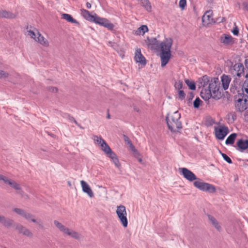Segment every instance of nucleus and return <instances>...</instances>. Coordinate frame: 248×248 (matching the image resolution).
<instances>
[{"instance_id": "1", "label": "nucleus", "mask_w": 248, "mask_h": 248, "mask_svg": "<svg viewBox=\"0 0 248 248\" xmlns=\"http://www.w3.org/2000/svg\"><path fill=\"white\" fill-rule=\"evenodd\" d=\"M200 85L202 88L201 96L205 101H208L211 97L215 100L221 98L222 94L220 90V81L217 78H210L206 75L199 78Z\"/></svg>"}, {"instance_id": "2", "label": "nucleus", "mask_w": 248, "mask_h": 248, "mask_svg": "<svg viewBox=\"0 0 248 248\" xmlns=\"http://www.w3.org/2000/svg\"><path fill=\"white\" fill-rule=\"evenodd\" d=\"M172 39L166 38L163 42H160L155 38H147L146 43L148 47L152 49L160 50V57L161 61V66H165L171 57L170 48L172 45Z\"/></svg>"}, {"instance_id": "3", "label": "nucleus", "mask_w": 248, "mask_h": 248, "mask_svg": "<svg viewBox=\"0 0 248 248\" xmlns=\"http://www.w3.org/2000/svg\"><path fill=\"white\" fill-rule=\"evenodd\" d=\"M180 118L181 115L178 111H176L170 116L169 114L167 115L166 120L168 128L171 131L176 132L182 128Z\"/></svg>"}, {"instance_id": "4", "label": "nucleus", "mask_w": 248, "mask_h": 248, "mask_svg": "<svg viewBox=\"0 0 248 248\" xmlns=\"http://www.w3.org/2000/svg\"><path fill=\"white\" fill-rule=\"evenodd\" d=\"M234 104L237 111L243 112L248 108V97L244 93H239L234 97Z\"/></svg>"}, {"instance_id": "5", "label": "nucleus", "mask_w": 248, "mask_h": 248, "mask_svg": "<svg viewBox=\"0 0 248 248\" xmlns=\"http://www.w3.org/2000/svg\"><path fill=\"white\" fill-rule=\"evenodd\" d=\"M54 224L60 231L62 232L64 234H67L77 240H80L82 238V235L80 233L75 231L69 229L58 221L54 220Z\"/></svg>"}, {"instance_id": "6", "label": "nucleus", "mask_w": 248, "mask_h": 248, "mask_svg": "<svg viewBox=\"0 0 248 248\" xmlns=\"http://www.w3.org/2000/svg\"><path fill=\"white\" fill-rule=\"evenodd\" d=\"M0 181H2L5 184L8 185L11 187L14 188L16 190V193L19 194L21 197H24V196L28 197V196L25 194L20 185L17 183L16 181L13 180H11L1 174H0Z\"/></svg>"}, {"instance_id": "7", "label": "nucleus", "mask_w": 248, "mask_h": 248, "mask_svg": "<svg viewBox=\"0 0 248 248\" xmlns=\"http://www.w3.org/2000/svg\"><path fill=\"white\" fill-rule=\"evenodd\" d=\"M193 185L195 187L201 191H206L211 193H214L216 191V188L213 185L203 182L199 178L194 182Z\"/></svg>"}, {"instance_id": "8", "label": "nucleus", "mask_w": 248, "mask_h": 248, "mask_svg": "<svg viewBox=\"0 0 248 248\" xmlns=\"http://www.w3.org/2000/svg\"><path fill=\"white\" fill-rule=\"evenodd\" d=\"M116 213L123 226L124 228L127 227L128 220L126 217L127 213L125 207L123 205L117 206Z\"/></svg>"}, {"instance_id": "9", "label": "nucleus", "mask_w": 248, "mask_h": 248, "mask_svg": "<svg viewBox=\"0 0 248 248\" xmlns=\"http://www.w3.org/2000/svg\"><path fill=\"white\" fill-rule=\"evenodd\" d=\"M35 31H34L31 30L28 31V35L43 46L46 47L48 46L49 43L47 40L37 30H35Z\"/></svg>"}, {"instance_id": "10", "label": "nucleus", "mask_w": 248, "mask_h": 248, "mask_svg": "<svg viewBox=\"0 0 248 248\" xmlns=\"http://www.w3.org/2000/svg\"><path fill=\"white\" fill-rule=\"evenodd\" d=\"M92 22L103 26L110 31H112L114 27V25L110 23L108 19L105 18L100 17L96 14H94V16Z\"/></svg>"}, {"instance_id": "11", "label": "nucleus", "mask_w": 248, "mask_h": 248, "mask_svg": "<svg viewBox=\"0 0 248 248\" xmlns=\"http://www.w3.org/2000/svg\"><path fill=\"white\" fill-rule=\"evenodd\" d=\"M214 133L216 138L219 140H223L229 133L228 127L224 126H219L214 127Z\"/></svg>"}, {"instance_id": "12", "label": "nucleus", "mask_w": 248, "mask_h": 248, "mask_svg": "<svg viewBox=\"0 0 248 248\" xmlns=\"http://www.w3.org/2000/svg\"><path fill=\"white\" fill-rule=\"evenodd\" d=\"M230 72L233 76L240 77L242 75H244V67L242 63H237L230 67Z\"/></svg>"}, {"instance_id": "13", "label": "nucleus", "mask_w": 248, "mask_h": 248, "mask_svg": "<svg viewBox=\"0 0 248 248\" xmlns=\"http://www.w3.org/2000/svg\"><path fill=\"white\" fill-rule=\"evenodd\" d=\"M180 172L184 177L189 182H193L197 180L195 174L186 168H180Z\"/></svg>"}, {"instance_id": "14", "label": "nucleus", "mask_w": 248, "mask_h": 248, "mask_svg": "<svg viewBox=\"0 0 248 248\" xmlns=\"http://www.w3.org/2000/svg\"><path fill=\"white\" fill-rule=\"evenodd\" d=\"M235 147L237 150L243 152L248 148V140L242 139L238 140Z\"/></svg>"}, {"instance_id": "15", "label": "nucleus", "mask_w": 248, "mask_h": 248, "mask_svg": "<svg viewBox=\"0 0 248 248\" xmlns=\"http://www.w3.org/2000/svg\"><path fill=\"white\" fill-rule=\"evenodd\" d=\"M23 217L28 220H31L32 222L35 223L40 228L43 229L44 228L43 222L40 219L36 220L34 219L33 216L30 213L25 211Z\"/></svg>"}, {"instance_id": "16", "label": "nucleus", "mask_w": 248, "mask_h": 248, "mask_svg": "<svg viewBox=\"0 0 248 248\" xmlns=\"http://www.w3.org/2000/svg\"><path fill=\"white\" fill-rule=\"evenodd\" d=\"M16 229L19 233H22L26 236L32 237L33 236L32 233L29 229L21 225H17Z\"/></svg>"}, {"instance_id": "17", "label": "nucleus", "mask_w": 248, "mask_h": 248, "mask_svg": "<svg viewBox=\"0 0 248 248\" xmlns=\"http://www.w3.org/2000/svg\"><path fill=\"white\" fill-rule=\"evenodd\" d=\"M80 184L83 191L87 193L90 198L93 197V193L88 184L83 180L80 181Z\"/></svg>"}, {"instance_id": "18", "label": "nucleus", "mask_w": 248, "mask_h": 248, "mask_svg": "<svg viewBox=\"0 0 248 248\" xmlns=\"http://www.w3.org/2000/svg\"><path fill=\"white\" fill-rule=\"evenodd\" d=\"M135 60L137 62L140 63L142 64L145 65L146 60L143 56L141 54L140 49L138 48L135 52Z\"/></svg>"}, {"instance_id": "19", "label": "nucleus", "mask_w": 248, "mask_h": 248, "mask_svg": "<svg viewBox=\"0 0 248 248\" xmlns=\"http://www.w3.org/2000/svg\"><path fill=\"white\" fill-rule=\"evenodd\" d=\"M0 223L5 227L9 228L13 226L14 221L10 218H6L4 216L0 215Z\"/></svg>"}, {"instance_id": "20", "label": "nucleus", "mask_w": 248, "mask_h": 248, "mask_svg": "<svg viewBox=\"0 0 248 248\" xmlns=\"http://www.w3.org/2000/svg\"><path fill=\"white\" fill-rule=\"evenodd\" d=\"M231 78L225 74L222 75L221 77V81L222 82V85L223 89L226 90L228 89L229 84L231 82Z\"/></svg>"}, {"instance_id": "21", "label": "nucleus", "mask_w": 248, "mask_h": 248, "mask_svg": "<svg viewBox=\"0 0 248 248\" xmlns=\"http://www.w3.org/2000/svg\"><path fill=\"white\" fill-rule=\"evenodd\" d=\"M81 15V16L86 20L90 21L91 22L92 21L94 15H91L90 12L85 9H81L80 10Z\"/></svg>"}, {"instance_id": "22", "label": "nucleus", "mask_w": 248, "mask_h": 248, "mask_svg": "<svg viewBox=\"0 0 248 248\" xmlns=\"http://www.w3.org/2000/svg\"><path fill=\"white\" fill-rule=\"evenodd\" d=\"M148 31V28L146 25H142L136 31H133V33L136 35H143L145 32Z\"/></svg>"}, {"instance_id": "23", "label": "nucleus", "mask_w": 248, "mask_h": 248, "mask_svg": "<svg viewBox=\"0 0 248 248\" xmlns=\"http://www.w3.org/2000/svg\"><path fill=\"white\" fill-rule=\"evenodd\" d=\"M208 218L214 227L218 231H220L221 229V226L219 225V222L216 219V218L211 215H208Z\"/></svg>"}, {"instance_id": "24", "label": "nucleus", "mask_w": 248, "mask_h": 248, "mask_svg": "<svg viewBox=\"0 0 248 248\" xmlns=\"http://www.w3.org/2000/svg\"><path fill=\"white\" fill-rule=\"evenodd\" d=\"M101 150L104 152V153L108 156L113 152L112 151L111 148L109 147L107 143V142L105 141V142H103L100 146Z\"/></svg>"}, {"instance_id": "25", "label": "nucleus", "mask_w": 248, "mask_h": 248, "mask_svg": "<svg viewBox=\"0 0 248 248\" xmlns=\"http://www.w3.org/2000/svg\"><path fill=\"white\" fill-rule=\"evenodd\" d=\"M224 36H221L220 38V42L225 45H229L232 43V36L223 34Z\"/></svg>"}, {"instance_id": "26", "label": "nucleus", "mask_w": 248, "mask_h": 248, "mask_svg": "<svg viewBox=\"0 0 248 248\" xmlns=\"http://www.w3.org/2000/svg\"><path fill=\"white\" fill-rule=\"evenodd\" d=\"M62 18L66 20L69 22L79 25V22L76 19H74L72 16L68 14H62Z\"/></svg>"}, {"instance_id": "27", "label": "nucleus", "mask_w": 248, "mask_h": 248, "mask_svg": "<svg viewBox=\"0 0 248 248\" xmlns=\"http://www.w3.org/2000/svg\"><path fill=\"white\" fill-rule=\"evenodd\" d=\"M108 156L111 159V160L114 163L115 166L117 168H119L120 167V163L119 162V159L117 158V155L115 153L113 152Z\"/></svg>"}, {"instance_id": "28", "label": "nucleus", "mask_w": 248, "mask_h": 248, "mask_svg": "<svg viewBox=\"0 0 248 248\" xmlns=\"http://www.w3.org/2000/svg\"><path fill=\"white\" fill-rule=\"evenodd\" d=\"M237 137V134L236 133H232L230 135H229L225 141V143L226 144H231L232 145L234 143L235 140Z\"/></svg>"}, {"instance_id": "29", "label": "nucleus", "mask_w": 248, "mask_h": 248, "mask_svg": "<svg viewBox=\"0 0 248 248\" xmlns=\"http://www.w3.org/2000/svg\"><path fill=\"white\" fill-rule=\"evenodd\" d=\"M16 16L15 14L12 13L11 12H8L6 11H1L0 17L8 18H14Z\"/></svg>"}, {"instance_id": "30", "label": "nucleus", "mask_w": 248, "mask_h": 248, "mask_svg": "<svg viewBox=\"0 0 248 248\" xmlns=\"http://www.w3.org/2000/svg\"><path fill=\"white\" fill-rule=\"evenodd\" d=\"M140 4L144 7L147 11H151V6L148 0H140Z\"/></svg>"}, {"instance_id": "31", "label": "nucleus", "mask_w": 248, "mask_h": 248, "mask_svg": "<svg viewBox=\"0 0 248 248\" xmlns=\"http://www.w3.org/2000/svg\"><path fill=\"white\" fill-rule=\"evenodd\" d=\"M185 82L186 85L188 86L189 88L191 90H195L196 89V86L194 82L191 81L189 79H186L185 80Z\"/></svg>"}, {"instance_id": "32", "label": "nucleus", "mask_w": 248, "mask_h": 248, "mask_svg": "<svg viewBox=\"0 0 248 248\" xmlns=\"http://www.w3.org/2000/svg\"><path fill=\"white\" fill-rule=\"evenodd\" d=\"M242 91L243 93H245V95L248 97V79H247L243 83Z\"/></svg>"}, {"instance_id": "33", "label": "nucleus", "mask_w": 248, "mask_h": 248, "mask_svg": "<svg viewBox=\"0 0 248 248\" xmlns=\"http://www.w3.org/2000/svg\"><path fill=\"white\" fill-rule=\"evenodd\" d=\"M93 140L94 142L100 146L103 144V142H105V140L101 137H99L97 136H93Z\"/></svg>"}, {"instance_id": "34", "label": "nucleus", "mask_w": 248, "mask_h": 248, "mask_svg": "<svg viewBox=\"0 0 248 248\" xmlns=\"http://www.w3.org/2000/svg\"><path fill=\"white\" fill-rule=\"evenodd\" d=\"M202 102V100L199 97H197L193 102V106L195 108H199L201 103Z\"/></svg>"}, {"instance_id": "35", "label": "nucleus", "mask_w": 248, "mask_h": 248, "mask_svg": "<svg viewBox=\"0 0 248 248\" xmlns=\"http://www.w3.org/2000/svg\"><path fill=\"white\" fill-rule=\"evenodd\" d=\"M183 82L181 80H179L175 83L174 87L178 91L181 90V89L183 88Z\"/></svg>"}, {"instance_id": "36", "label": "nucleus", "mask_w": 248, "mask_h": 248, "mask_svg": "<svg viewBox=\"0 0 248 248\" xmlns=\"http://www.w3.org/2000/svg\"><path fill=\"white\" fill-rule=\"evenodd\" d=\"M13 211L17 214L18 215H19L23 217L24 213L25 212V211L18 208H15L13 209Z\"/></svg>"}, {"instance_id": "37", "label": "nucleus", "mask_w": 248, "mask_h": 248, "mask_svg": "<svg viewBox=\"0 0 248 248\" xmlns=\"http://www.w3.org/2000/svg\"><path fill=\"white\" fill-rule=\"evenodd\" d=\"M221 155L223 159L228 163L232 164V159L225 154L221 153Z\"/></svg>"}, {"instance_id": "38", "label": "nucleus", "mask_w": 248, "mask_h": 248, "mask_svg": "<svg viewBox=\"0 0 248 248\" xmlns=\"http://www.w3.org/2000/svg\"><path fill=\"white\" fill-rule=\"evenodd\" d=\"M186 96V94L182 90H179L178 91V96L179 98L182 100L185 99Z\"/></svg>"}, {"instance_id": "39", "label": "nucleus", "mask_w": 248, "mask_h": 248, "mask_svg": "<svg viewBox=\"0 0 248 248\" xmlns=\"http://www.w3.org/2000/svg\"><path fill=\"white\" fill-rule=\"evenodd\" d=\"M179 5L182 9H184L186 5V0H180Z\"/></svg>"}, {"instance_id": "40", "label": "nucleus", "mask_w": 248, "mask_h": 248, "mask_svg": "<svg viewBox=\"0 0 248 248\" xmlns=\"http://www.w3.org/2000/svg\"><path fill=\"white\" fill-rule=\"evenodd\" d=\"M210 14H211V11H207L206 12L205 15L202 17V21H203V22L204 21V20H205L206 18H207L208 20H210Z\"/></svg>"}, {"instance_id": "41", "label": "nucleus", "mask_w": 248, "mask_h": 248, "mask_svg": "<svg viewBox=\"0 0 248 248\" xmlns=\"http://www.w3.org/2000/svg\"><path fill=\"white\" fill-rule=\"evenodd\" d=\"M8 76V74L4 71H0V78H6Z\"/></svg>"}, {"instance_id": "42", "label": "nucleus", "mask_w": 248, "mask_h": 248, "mask_svg": "<svg viewBox=\"0 0 248 248\" xmlns=\"http://www.w3.org/2000/svg\"><path fill=\"white\" fill-rule=\"evenodd\" d=\"M68 119L70 121H73L77 125L79 126V124L77 122V121L75 119V118L70 116L69 115H68Z\"/></svg>"}, {"instance_id": "43", "label": "nucleus", "mask_w": 248, "mask_h": 248, "mask_svg": "<svg viewBox=\"0 0 248 248\" xmlns=\"http://www.w3.org/2000/svg\"><path fill=\"white\" fill-rule=\"evenodd\" d=\"M48 90L52 93H57L58 92V89L54 87H49Z\"/></svg>"}, {"instance_id": "44", "label": "nucleus", "mask_w": 248, "mask_h": 248, "mask_svg": "<svg viewBox=\"0 0 248 248\" xmlns=\"http://www.w3.org/2000/svg\"><path fill=\"white\" fill-rule=\"evenodd\" d=\"M123 137H124V141L128 145H129V144L132 143L131 141H130V140H129V138L127 136L124 135Z\"/></svg>"}, {"instance_id": "45", "label": "nucleus", "mask_w": 248, "mask_h": 248, "mask_svg": "<svg viewBox=\"0 0 248 248\" xmlns=\"http://www.w3.org/2000/svg\"><path fill=\"white\" fill-rule=\"evenodd\" d=\"M194 97V93L192 92H190L187 96L188 101L190 102L193 99Z\"/></svg>"}, {"instance_id": "46", "label": "nucleus", "mask_w": 248, "mask_h": 248, "mask_svg": "<svg viewBox=\"0 0 248 248\" xmlns=\"http://www.w3.org/2000/svg\"><path fill=\"white\" fill-rule=\"evenodd\" d=\"M232 32L233 33V34L234 35H237L239 33V30L238 29V28L235 26L233 29V30L232 31Z\"/></svg>"}, {"instance_id": "47", "label": "nucleus", "mask_w": 248, "mask_h": 248, "mask_svg": "<svg viewBox=\"0 0 248 248\" xmlns=\"http://www.w3.org/2000/svg\"><path fill=\"white\" fill-rule=\"evenodd\" d=\"M133 155L136 158H138L140 156V154L138 151V150L136 149L135 151H134L133 152Z\"/></svg>"}, {"instance_id": "48", "label": "nucleus", "mask_w": 248, "mask_h": 248, "mask_svg": "<svg viewBox=\"0 0 248 248\" xmlns=\"http://www.w3.org/2000/svg\"><path fill=\"white\" fill-rule=\"evenodd\" d=\"M128 145H129L130 149L131 150V151L132 152H133L134 151H135L136 150V149L135 148V146L133 145L132 143H131Z\"/></svg>"}, {"instance_id": "49", "label": "nucleus", "mask_w": 248, "mask_h": 248, "mask_svg": "<svg viewBox=\"0 0 248 248\" xmlns=\"http://www.w3.org/2000/svg\"><path fill=\"white\" fill-rule=\"evenodd\" d=\"M128 145H129L130 149L131 150V151L132 152H133L134 151H135L136 150V149L135 148V146L133 145L132 143H131Z\"/></svg>"}, {"instance_id": "50", "label": "nucleus", "mask_w": 248, "mask_h": 248, "mask_svg": "<svg viewBox=\"0 0 248 248\" xmlns=\"http://www.w3.org/2000/svg\"><path fill=\"white\" fill-rule=\"evenodd\" d=\"M245 66H246V68L248 69V59H246L245 60ZM245 77L246 78H248V73H247L246 75H245Z\"/></svg>"}, {"instance_id": "51", "label": "nucleus", "mask_w": 248, "mask_h": 248, "mask_svg": "<svg viewBox=\"0 0 248 248\" xmlns=\"http://www.w3.org/2000/svg\"><path fill=\"white\" fill-rule=\"evenodd\" d=\"M243 5L245 9L248 12V3L247 2H244Z\"/></svg>"}, {"instance_id": "52", "label": "nucleus", "mask_w": 248, "mask_h": 248, "mask_svg": "<svg viewBox=\"0 0 248 248\" xmlns=\"http://www.w3.org/2000/svg\"><path fill=\"white\" fill-rule=\"evenodd\" d=\"M86 7L88 8V9H90L91 8V4L90 3L87 2L86 4Z\"/></svg>"}, {"instance_id": "53", "label": "nucleus", "mask_w": 248, "mask_h": 248, "mask_svg": "<svg viewBox=\"0 0 248 248\" xmlns=\"http://www.w3.org/2000/svg\"><path fill=\"white\" fill-rule=\"evenodd\" d=\"M134 110L137 111V112H139V109L137 108H134Z\"/></svg>"}, {"instance_id": "54", "label": "nucleus", "mask_w": 248, "mask_h": 248, "mask_svg": "<svg viewBox=\"0 0 248 248\" xmlns=\"http://www.w3.org/2000/svg\"><path fill=\"white\" fill-rule=\"evenodd\" d=\"M138 159V161L140 162H142V159L141 158H140V157H138L137 158Z\"/></svg>"}, {"instance_id": "55", "label": "nucleus", "mask_w": 248, "mask_h": 248, "mask_svg": "<svg viewBox=\"0 0 248 248\" xmlns=\"http://www.w3.org/2000/svg\"><path fill=\"white\" fill-rule=\"evenodd\" d=\"M107 118L108 119H109V118H110V115H109V113H108V114L107 116Z\"/></svg>"}, {"instance_id": "56", "label": "nucleus", "mask_w": 248, "mask_h": 248, "mask_svg": "<svg viewBox=\"0 0 248 248\" xmlns=\"http://www.w3.org/2000/svg\"><path fill=\"white\" fill-rule=\"evenodd\" d=\"M79 128L83 129V128L79 124V126H78Z\"/></svg>"}, {"instance_id": "57", "label": "nucleus", "mask_w": 248, "mask_h": 248, "mask_svg": "<svg viewBox=\"0 0 248 248\" xmlns=\"http://www.w3.org/2000/svg\"><path fill=\"white\" fill-rule=\"evenodd\" d=\"M68 185H69V186H70V185H71V184H70V182H68Z\"/></svg>"}]
</instances>
